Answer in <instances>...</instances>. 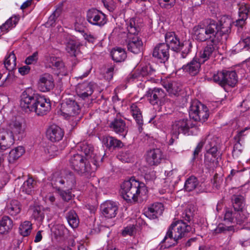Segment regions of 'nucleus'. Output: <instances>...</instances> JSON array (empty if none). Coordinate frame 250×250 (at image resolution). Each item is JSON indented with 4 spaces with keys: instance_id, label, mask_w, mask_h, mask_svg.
<instances>
[{
    "instance_id": "nucleus-1",
    "label": "nucleus",
    "mask_w": 250,
    "mask_h": 250,
    "mask_svg": "<svg viewBox=\"0 0 250 250\" xmlns=\"http://www.w3.org/2000/svg\"><path fill=\"white\" fill-rule=\"evenodd\" d=\"M231 21L229 18H222L218 23L208 19L193 28L194 37L199 42L207 40L208 42L218 43L221 40H227L231 31Z\"/></svg>"
},
{
    "instance_id": "nucleus-2",
    "label": "nucleus",
    "mask_w": 250,
    "mask_h": 250,
    "mask_svg": "<svg viewBox=\"0 0 250 250\" xmlns=\"http://www.w3.org/2000/svg\"><path fill=\"white\" fill-rule=\"evenodd\" d=\"M192 216V212L191 210L186 209L182 214L183 220H178L171 224L163 241L166 242L169 238L171 240L173 239L177 243L178 240L185 237L191 230V227L184 221L189 222Z\"/></svg>"
},
{
    "instance_id": "nucleus-3",
    "label": "nucleus",
    "mask_w": 250,
    "mask_h": 250,
    "mask_svg": "<svg viewBox=\"0 0 250 250\" xmlns=\"http://www.w3.org/2000/svg\"><path fill=\"white\" fill-rule=\"evenodd\" d=\"M145 184L136 179L134 177L125 181L121 185V194L123 198L127 201H137L140 194L146 191Z\"/></svg>"
},
{
    "instance_id": "nucleus-4",
    "label": "nucleus",
    "mask_w": 250,
    "mask_h": 250,
    "mask_svg": "<svg viewBox=\"0 0 250 250\" xmlns=\"http://www.w3.org/2000/svg\"><path fill=\"white\" fill-rule=\"evenodd\" d=\"M100 159V157H97L89 163L83 154L77 153L71 157L70 163L71 167L79 174L88 176L96 170Z\"/></svg>"
},
{
    "instance_id": "nucleus-5",
    "label": "nucleus",
    "mask_w": 250,
    "mask_h": 250,
    "mask_svg": "<svg viewBox=\"0 0 250 250\" xmlns=\"http://www.w3.org/2000/svg\"><path fill=\"white\" fill-rule=\"evenodd\" d=\"M198 128L195 126L190 120L180 119L173 123L171 126V134L172 138H178L179 134L196 135Z\"/></svg>"
},
{
    "instance_id": "nucleus-6",
    "label": "nucleus",
    "mask_w": 250,
    "mask_h": 250,
    "mask_svg": "<svg viewBox=\"0 0 250 250\" xmlns=\"http://www.w3.org/2000/svg\"><path fill=\"white\" fill-rule=\"evenodd\" d=\"M146 96L149 102L153 105L162 106L166 104H172L173 102L167 98V93L161 88L155 87L149 89Z\"/></svg>"
},
{
    "instance_id": "nucleus-7",
    "label": "nucleus",
    "mask_w": 250,
    "mask_h": 250,
    "mask_svg": "<svg viewBox=\"0 0 250 250\" xmlns=\"http://www.w3.org/2000/svg\"><path fill=\"white\" fill-rule=\"evenodd\" d=\"M213 81L221 85H229L233 87L237 83V75L235 71L223 70L214 73L212 76Z\"/></svg>"
},
{
    "instance_id": "nucleus-8",
    "label": "nucleus",
    "mask_w": 250,
    "mask_h": 250,
    "mask_svg": "<svg viewBox=\"0 0 250 250\" xmlns=\"http://www.w3.org/2000/svg\"><path fill=\"white\" fill-rule=\"evenodd\" d=\"M189 115L194 121L204 122L208 117V109L198 101H194L190 106Z\"/></svg>"
},
{
    "instance_id": "nucleus-9",
    "label": "nucleus",
    "mask_w": 250,
    "mask_h": 250,
    "mask_svg": "<svg viewBox=\"0 0 250 250\" xmlns=\"http://www.w3.org/2000/svg\"><path fill=\"white\" fill-rule=\"evenodd\" d=\"M37 98L32 88L26 89L21 96V107L26 112L33 111Z\"/></svg>"
},
{
    "instance_id": "nucleus-10",
    "label": "nucleus",
    "mask_w": 250,
    "mask_h": 250,
    "mask_svg": "<svg viewBox=\"0 0 250 250\" xmlns=\"http://www.w3.org/2000/svg\"><path fill=\"white\" fill-rule=\"evenodd\" d=\"M249 214L245 209H227L224 215V221L232 224H241L247 221Z\"/></svg>"
},
{
    "instance_id": "nucleus-11",
    "label": "nucleus",
    "mask_w": 250,
    "mask_h": 250,
    "mask_svg": "<svg viewBox=\"0 0 250 250\" xmlns=\"http://www.w3.org/2000/svg\"><path fill=\"white\" fill-rule=\"evenodd\" d=\"M25 125L18 120L11 121L8 125L7 131L15 140H21L25 136Z\"/></svg>"
},
{
    "instance_id": "nucleus-12",
    "label": "nucleus",
    "mask_w": 250,
    "mask_h": 250,
    "mask_svg": "<svg viewBox=\"0 0 250 250\" xmlns=\"http://www.w3.org/2000/svg\"><path fill=\"white\" fill-rule=\"evenodd\" d=\"M152 56L160 63H165L169 58V46L165 43H158L153 49Z\"/></svg>"
},
{
    "instance_id": "nucleus-13",
    "label": "nucleus",
    "mask_w": 250,
    "mask_h": 250,
    "mask_svg": "<svg viewBox=\"0 0 250 250\" xmlns=\"http://www.w3.org/2000/svg\"><path fill=\"white\" fill-rule=\"evenodd\" d=\"M86 18L90 23L100 26L104 25L106 22L105 15L95 8L87 11Z\"/></svg>"
},
{
    "instance_id": "nucleus-14",
    "label": "nucleus",
    "mask_w": 250,
    "mask_h": 250,
    "mask_svg": "<svg viewBox=\"0 0 250 250\" xmlns=\"http://www.w3.org/2000/svg\"><path fill=\"white\" fill-rule=\"evenodd\" d=\"M126 36H138L143 26L141 20L137 18H131L125 21Z\"/></svg>"
},
{
    "instance_id": "nucleus-15",
    "label": "nucleus",
    "mask_w": 250,
    "mask_h": 250,
    "mask_svg": "<svg viewBox=\"0 0 250 250\" xmlns=\"http://www.w3.org/2000/svg\"><path fill=\"white\" fill-rule=\"evenodd\" d=\"M58 175V173L53 175V181H54L57 185L58 183L64 185V187L72 189L75 187L76 184L75 177L71 172H66L64 173L61 177H56Z\"/></svg>"
},
{
    "instance_id": "nucleus-16",
    "label": "nucleus",
    "mask_w": 250,
    "mask_h": 250,
    "mask_svg": "<svg viewBox=\"0 0 250 250\" xmlns=\"http://www.w3.org/2000/svg\"><path fill=\"white\" fill-rule=\"evenodd\" d=\"M63 112L69 116L74 117L81 112L80 106L72 98L66 99L62 105Z\"/></svg>"
},
{
    "instance_id": "nucleus-17",
    "label": "nucleus",
    "mask_w": 250,
    "mask_h": 250,
    "mask_svg": "<svg viewBox=\"0 0 250 250\" xmlns=\"http://www.w3.org/2000/svg\"><path fill=\"white\" fill-rule=\"evenodd\" d=\"M50 109V100L44 97H38L33 111L39 116H42L46 114Z\"/></svg>"
},
{
    "instance_id": "nucleus-18",
    "label": "nucleus",
    "mask_w": 250,
    "mask_h": 250,
    "mask_svg": "<svg viewBox=\"0 0 250 250\" xmlns=\"http://www.w3.org/2000/svg\"><path fill=\"white\" fill-rule=\"evenodd\" d=\"M217 43L208 42L206 46L199 52L196 58L202 63L214 58L215 48Z\"/></svg>"
},
{
    "instance_id": "nucleus-19",
    "label": "nucleus",
    "mask_w": 250,
    "mask_h": 250,
    "mask_svg": "<svg viewBox=\"0 0 250 250\" xmlns=\"http://www.w3.org/2000/svg\"><path fill=\"white\" fill-rule=\"evenodd\" d=\"M93 83L84 82L77 85L76 91L79 97L84 100L92 95L93 92Z\"/></svg>"
},
{
    "instance_id": "nucleus-20",
    "label": "nucleus",
    "mask_w": 250,
    "mask_h": 250,
    "mask_svg": "<svg viewBox=\"0 0 250 250\" xmlns=\"http://www.w3.org/2000/svg\"><path fill=\"white\" fill-rule=\"evenodd\" d=\"M127 47L128 50L134 53L138 54L143 49V42L138 36H126Z\"/></svg>"
},
{
    "instance_id": "nucleus-21",
    "label": "nucleus",
    "mask_w": 250,
    "mask_h": 250,
    "mask_svg": "<svg viewBox=\"0 0 250 250\" xmlns=\"http://www.w3.org/2000/svg\"><path fill=\"white\" fill-rule=\"evenodd\" d=\"M38 86L42 92H47L52 89L54 87L52 76L48 73L41 75L38 82Z\"/></svg>"
},
{
    "instance_id": "nucleus-22",
    "label": "nucleus",
    "mask_w": 250,
    "mask_h": 250,
    "mask_svg": "<svg viewBox=\"0 0 250 250\" xmlns=\"http://www.w3.org/2000/svg\"><path fill=\"white\" fill-rule=\"evenodd\" d=\"M156 70L153 66L148 64L141 68V69L138 70L137 71L134 72L131 75L132 79H137L141 80L142 78H146L147 80L149 78H152L155 75Z\"/></svg>"
},
{
    "instance_id": "nucleus-23",
    "label": "nucleus",
    "mask_w": 250,
    "mask_h": 250,
    "mask_svg": "<svg viewBox=\"0 0 250 250\" xmlns=\"http://www.w3.org/2000/svg\"><path fill=\"white\" fill-rule=\"evenodd\" d=\"M163 157L161 150L153 149L148 151L146 155V161L150 166H155L160 164Z\"/></svg>"
},
{
    "instance_id": "nucleus-24",
    "label": "nucleus",
    "mask_w": 250,
    "mask_h": 250,
    "mask_svg": "<svg viewBox=\"0 0 250 250\" xmlns=\"http://www.w3.org/2000/svg\"><path fill=\"white\" fill-rule=\"evenodd\" d=\"M46 136L52 142H59L64 136L63 130L56 125H50L46 131Z\"/></svg>"
},
{
    "instance_id": "nucleus-25",
    "label": "nucleus",
    "mask_w": 250,
    "mask_h": 250,
    "mask_svg": "<svg viewBox=\"0 0 250 250\" xmlns=\"http://www.w3.org/2000/svg\"><path fill=\"white\" fill-rule=\"evenodd\" d=\"M101 209L103 214L106 218H112L116 216L118 207L115 202L108 201L101 205Z\"/></svg>"
},
{
    "instance_id": "nucleus-26",
    "label": "nucleus",
    "mask_w": 250,
    "mask_h": 250,
    "mask_svg": "<svg viewBox=\"0 0 250 250\" xmlns=\"http://www.w3.org/2000/svg\"><path fill=\"white\" fill-rule=\"evenodd\" d=\"M205 149L206 152L205 154V163L210 167L215 162L218 163V159L220 158L221 154L218 151L217 147Z\"/></svg>"
},
{
    "instance_id": "nucleus-27",
    "label": "nucleus",
    "mask_w": 250,
    "mask_h": 250,
    "mask_svg": "<svg viewBox=\"0 0 250 250\" xmlns=\"http://www.w3.org/2000/svg\"><path fill=\"white\" fill-rule=\"evenodd\" d=\"M110 127L113 131L124 138L127 132V126L125 121L121 118H115L110 124Z\"/></svg>"
},
{
    "instance_id": "nucleus-28",
    "label": "nucleus",
    "mask_w": 250,
    "mask_h": 250,
    "mask_svg": "<svg viewBox=\"0 0 250 250\" xmlns=\"http://www.w3.org/2000/svg\"><path fill=\"white\" fill-rule=\"evenodd\" d=\"M164 211V207L161 203H155L148 207L145 211V215L150 219H154L161 216Z\"/></svg>"
},
{
    "instance_id": "nucleus-29",
    "label": "nucleus",
    "mask_w": 250,
    "mask_h": 250,
    "mask_svg": "<svg viewBox=\"0 0 250 250\" xmlns=\"http://www.w3.org/2000/svg\"><path fill=\"white\" fill-rule=\"evenodd\" d=\"M15 141L7 131L0 130V151L3 152L9 148Z\"/></svg>"
},
{
    "instance_id": "nucleus-30",
    "label": "nucleus",
    "mask_w": 250,
    "mask_h": 250,
    "mask_svg": "<svg viewBox=\"0 0 250 250\" xmlns=\"http://www.w3.org/2000/svg\"><path fill=\"white\" fill-rule=\"evenodd\" d=\"M79 149L81 150L82 153H83L85 155L84 158L88 160L89 163H91V160L93 161L97 157H100V161L102 160V158L100 155H97L96 153L94 152L93 146L90 145H88L86 143H83L79 145Z\"/></svg>"
},
{
    "instance_id": "nucleus-31",
    "label": "nucleus",
    "mask_w": 250,
    "mask_h": 250,
    "mask_svg": "<svg viewBox=\"0 0 250 250\" xmlns=\"http://www.w3.org/2000/svg\"><path fill=\"white\" fill-rule=\"evenodd\" d=\"M201 63L196 57H194L190 62L184 65L182 68L185 72L191 76H195L199 72Z\"/></svg>"
},
{
    "instance_id": "nucleus-32",
    "label": "nucleus",
    "mask_w": 250,
    "mask_h": 250,
    "mask_svg": "<svg viewBox=\"0 0 250 250\" xmlns=\"http://www.w3.org/2000/svg\"><path fill=\"white\" fill-rule=\"evenodd\" d=\"M5 211L11 216H16L21 211V205L17 200H11L7 202Z\"/></svg>"
},
{
    "instance_id": "nucleus-33",
    "label": "nucleus",
    "mask_w": 250,
    "mask_h": 250,
    "mask_svg": "<svg viewBox=\"0 0 250 250\" xmlns=\"http://www.w3.org/2000/svg\"><path fill=\"white\" fill-rule=\"evenodd\" d=\"M66 44L65 50L71 56H76L79 52L80 44L77 41L70 39L67 36L66 41L64 42Z\"/></svg>"
},
{
    "instance_id": "nucleus-34",
    "label": "nucleus",
    "mask_w": 250,
    "mask_h": 250,
    "mask_svg": "<svg viewBox=\"0 0 250 250\" xmlns=\"http://www.w3.org/2000/svg\"><path fill=\"white\" fill-rule=\"evenodd\" d=\"M165 41V43L167 44L169 48H171L173 51L178 49V45L181 42L175 33L172 32H168L166 34Z\"/></svg>"
},
{
    "instance_id": "nucleus-35",
    "label": "nucleus",
    "mask_w": 250,
    "mask_h": 250,
    "mask_svg": "<svg viewBox=\"0 0 250 250\" xmlns=\"http://www.w3.org/2000/svg\"><path fill=\"white\" fill-rule=\"evenodd\" d=\"M20 18L19 15L12 16L0 26V31L3 33L7 32L9 29L15 27L18 23Z\"/></svg>"
},
{
    "instance_id": "nucleus-36",
    "label": "nucleus",
    "mask_w": 250,
    "mask_h": 250,
    "mask_svg": "<svg viewBox=\"0 0 250 250\" xmlns=\"http://www.w3.org/2000/svg\"><path fill=\"white\" fill-rule=\"evenodd\" d=\"M192 45L191 42L185 41L181 42L178 45V49L174 51L179 52L180 54V58L185 59L191 52Z\"/></svg>"
},
{
    "instance_id": "nucleus-37",
    "label": "nucleus",
    "mask_w": 250,
    "mask_h": 250,
    "mask_svg": "<svg viewBox=\"0 0 250 250\" xmlns=\"http://www.w3.org/2000/svg\"><path fill=\"white\" fill-rule=\"evenodd\" d=\"M103 143L109 148H120L123 146V143L120 140L111 136L104 137Z\"/></svg>"
},
{
    "instance_id": "nucleus-38",
    "label": "nucleus",
    "mask_w": 250,
    "mask_h": 250,
    "mask_svg": "<svg viewBox=\"0 0 250 250\" xmlns=\"http://www.w3.org/2000/svg\"><path fill=\"white\" fill-rule=\"evenodd\" d=\"M13 226L12 220L8 216H3L0 220V233L8 232L12 229Z\"/></svg>"
},
{
    "instance_id": "nucleus-39",
    "label": "nucleus",
    "mask_w": 250,
    "mask_h": 250,
    "mask_svg": "<svg viewBox=\"0 0 250 250\" xmlns=\"http://www.w3.org/2000/svg\"><path fill=\"white\" fill-rule=\"evenodd\" d=\"M111 55L112 59L116 62L124 61L126 57L125 50L121 47L113 49L111 52Z\"/></svg>"
},
{
    "instance_id": "nucleus-40",
    "label": "nucleus",
    "mask_w": 250,
    "mask_h": 250,
    "mask_svg": "<svg viewBox=\"0 0 250 250\" xmlns=\"http://www.w3.org/2000/svg\"><path fill=\"white\" fill-rule=\"evenodd\" d=\"M4 64L6 69L9 71H12L16 69V57L13 52H10L6 57Z\"/></svg>"
},
{
    "instance_id": "nucleus-41",
    "label": "nucleus",
    "mask_w": 250,
    "mask_h": 250,
    "mask_svg": "<svg viewBox=\"0 0 250 250\" xmlns=\"http://www.w3.org/2000/svg\"><path fill=\"white\" fill-rule=\"evenodd\" d=\"M130 111L137 124L140 126L143 125V121L142 113L136 103L132 104L130 105Z\"/></svg>"
},
{
    "instance_id": "nucleus-42",
    "label": "nucleus",
    "mask_w": 250,
    "mask_h": 250,
    "mask_svg": "<svg viewBox=\"0 0 250 250\" xmlns=\"http://www.w3.org/2000/svg\"><path fill=\"white\" fill-rule=\"evenodd\" d=\"M163 85L170 94L176 95L180 91V84L175 81L164 82Z\"/></svg>"
},
{
    "instance_id": "nucleus-43",
    "label": "nucleus",
    "mask_w": 250,
    "mask_h": 250,
    "mask_svg": "<svg viewBox=\"0 0 250 250\" xmlns=\"http://www.w3.org/2000/svg\"><path fill=\"white\" fill-rule=\"evenodd\" d=\"M67 221L72 228H77L79 224V219L77 214L74 210H71L66 214Z\"/></svg>"
},
{
    "instance_id": "nucleus-44",
    "label": "nucleus",
    "mask_w": 250,
    "mask_h": 250,
    "mask_svg": "<svg viewBox=\"0 0 250 250\" xmlns=\"http://www.w3.org/2000/svg\"><path fill=\"white\" fill-rule=\"evenodd\" d=\"M23 147L19 146L11 150L9 154L8 161L9 163H13L16 160L20 158L24 153Z\"/></svg>"
},
{
    "instance_id": "nucleus-45",
    "label": "nucleus",
    "mask_w": 250,
    "mask_h": 250,
    "mask_svg": "<svg viewBox=\"0 0 250 250\" xmlns=\"http://www.w3.org/2000/svg\"><path fill=\"white\" fill-rule=\"evenodd\" d=\"M231 199L234 210L244 209V198L242 195L234 194Z\"/></svg>"
},
{
    "instance_id": "nucleus-46",
    "label": "nucleus",
    "mask_w": 250,
    "mask_h": 250,
    "mask_svg": "<svg viewBox=\"0 0 250 250\" xmlns=\"http://www.w3.org/2000/svg\"><path fill=\"white\" fill-rule=\"evenodd\" d=\"M199 185V181L196 177L193 176L188 178L185 183V188L188 191L194 190Z\"/></svg>"
},
{
    "instance_id": "nucleus-47",
    "label": "nucleus",
    "mask_w": 250,
    "mask_h": 250,
    "mask_svg": "<svg viewBox=\"0 0 250 250\" xmlns=\"http://www.w3.org/2000/svg\"><path fill=\"white\" fill-rule=\"evenodd\" d=\"M35 182L31 178H29L25 181L21 188V190L27 194H30L34 187Z\"/></svg>"
},
{
    "instance_id": "nucleus-48",
    "label": "nucleus",
    "mask_w": 250,
    "mask_h": 250,
    "mask_svg": "<svg viewBox=\"0 0 250 250\" xmlns=\"http://www.w3.org/2000/svg\"><path fill=\"white\" fill-rule=\"evenodd\" d=\"M31 229L32 224L28 221H24L21 224L19 228V233L23 237L29 235L31 233Z\"/></svg>"
},
{
    "instance_id": "nucleus-49",
    "label": "nucleus",
    "mask_w": 250,
    "mask_h": 250,
    "mask_svg": "<svg viewBox=\"0 0 250 250\" xmlns=\"http://www.w3.org/2000/svg\"><path fill=\"white\" fill-rule=\"evenodd\" d=\"M30 211L32 213V217L39 223L42 222L44 217L43 212L41 210L39 207H33L30 208Z\"/></svg>"
},
{
    "instance_id": "nucleus-50",
    "label": "nucleus",
    "mask_w": 250,
    "mask_h": 250,
    "mask_svg": "<svg viewBox=\"0 0 250 250\" xmlns=\"http://www.w3.org/2000/svg\"><path fill=\"white\" fill-rule=\"evenodd\" d=\"M50 62L52 66L55 67L60 72L64 73L66 69L64 67L63 62L59 58L55 57H51L50 59Z\"/></svg>"
},
{
    "instance_id": "nucleus-51",
    "label": "nucleus",
    "mask_w": 250,
    "mask_h": 250,
    "mask_svg": "<svg viewBox=\"0 0 250 250\" xmlns=\"http://www.w3.org/2000/svg\"><path fill=\"white\" fill-rule=\"evenodd\" d=\"M216 139V138L214 136L208 135L201 141H203L204 145H205V149H207L217 147Z\"/></svg>"
},
{
    "instance_id": "nucleus-52",
    "label": "nucleus",
    "mask_w": 250,
    "mask_h": 250,
    "mask_svg": "<svg viewBox=\"0 0 250 250\" xmlns=\"http://www.w3.org/2000/svg\"><path fill=\"white\" fill-rule=\"evenodd\" d=\"M233 226H227L223 223H220L217 227L213 230V233L215 234L225 233L227 231H233Z\"/></svg>"
},
{
    "instance_id": "nucleus-53",
    "label": "nucleus",
    "mask_w": 250,
    "mask_h": 250,
    "mask_svg": "<svg viewBox=\"0 0 250 250\" xmlns=\"http://www.w3.org/2000/svg\"><path fill=\"white\" fill-rule=\"evenodd\" d=\"M250 14V5L249 4L242 3L239 8V17H243L248 19V15Z\"/></svg>"
},
{
    "instance_id": "nucleus-54",
    "label": "nucleus",
    "mask_w": 250,
    "mask_h": 250,
    "mask_svg": "<svg viewBox=\"0 0 250 250\" xmlns=\"http://www.w3.org/2000/svg\"><path fill=\"white\" fill-rule=\"evenodd\" d=\"M51 231L56 237H61L64 234L65 229L62 225H56L51 229Z\"/></svg>"
},
{
    "instance_id": "nucleus-55",
    "label": "nucleus",
    "mask_w": 250,
    "mask_h": 250,
    "mask_svg": "<svg viewBox=\"0 0 250 250\" xmlns=\"http://www.w3.org/2000/svg\"><path fill=\"white\" fill-rule=\"evenodd\" d=\"M62 9L61 8H57L49 17L47 23L50 25H52L55 23L57 18L60 15Z\"/></svg>"
},
{
    "instance_id": "nucleus-56",
    "label": "nucleus",
    "mask_w": 250,
    "mask_h": 250,
    "mask_svg": "<svg viewBox=\"0 0 250 250\" xmlns=\"http://www.w3.org/2000/svg\"><path fill=\"white\" fill-rule=\"evenodd\" d=\"M160 6L166 9H170L175 4V0H158Z\"/></svg>"
},
{
    "instance_id": "nucleus-57",
    "label": "nucleus",
    "mask_w": 250,
    "mask_h": 250,
    "mask_svg": "<svg viewBox=\"0 0 250 250\" xmlns=\"http://www.w3.org/2000/svg\"><path fill=\"white\" fill-rule=\"evenodd\" d=\"M114 70V65L111 64L110 65L107 66V67L105 68V71L104 74V78L108 81L111 80L113 78Z\"/></svg>"
},
{
    "instance_id": "nucleus-58",
    "label": "nucleus",
    "mask_w": 250,
    "mask_h": 250,
    "mask_svg": "<svg viewBox=\"0 0 250 250\" xmlns=\"http://www.w3.org/2000/svg\"><path fill=\"white\" fill-rule=\"evenodd\" d=\"M135 231V227L134 225H129L124 229L122 230V234L125 237L127 235L132 236Z\"/></svg>"
},
{
    "instance_id": "nucleus-59",
    "label": "nucleus",
    "mask_w": 250,
    "mask_h": 250,
    "mask_svg": "<svg viewBox=\"0 0 250 250\" xmlns=\"http://www.w3.org/2000/svg\"><path fill=\"white\" fill-rule=\"evenodd\" d=\"M60 196L62 197V200L64 201H68L72 198L71 192L68 189L67 190H59Z\"/></svg>"
},
{
    "instance_id": "nucleus-60",
    "label": "nucleus",
    "mask_w": 250,
    "mask_h": 250,
    "mask_svg": "<svg viewBox=\"0 0 250 250\" xmlns=\"http://www.w3.org/2000/svg\"><path fill=\"white\" fill-rule=\"evenodd\" d=\"M167 179L172 180L175 179L177 180L179 177V174L176 169H172L169 171L165 172Z\"/></svg>"
},
{
    "instance_id": "nucleus-61",
    "label": "nucleus",
    "mask_w": 250,
    "mask_h": 250,
    "mask_svg": "<svg viewBox=\"0 0 250 250\" xmlns=\"http://www.w3.org/2000/svg\"><path fill=\"white\" fill-rule=\"evenodd\" d=\"M38 60V52H34L32 55L28 56L25 60V62L26 64H31Z\"/></svg>"
},
{
    "instance_id": "nucleus-62",
    "label": "nucleus",
    "mask_w": 250,
    "mask_h": 250,
    "mask_svg": "<svg viewBox=\"0 0 250 250\" xmlns=\"http://www.w3.org/2000/svg\"><path fill=\"white\" fill-rule=\"evenodd\" d=\"M115 0H102V2L104 6L108 10H112L114 8Z\"/></svg>"
},
{
    "instance_id": "nucleus-63",
    "label": "nucleus",
    "mask_w": 250,
    "mask_h": 250,
    "mask_svg": "<svg viewBox=\"0 0 250 250\" xmlns=\"http://www.w3.org/2000/svg\"><path fill=\"white\" fill-rule=\"evenodd\" d=\"M47 151L50 155L52 157L56 156L59 153L57 146L54 145L51 146L47 148Z\"/></svg>"
},
{
    "instance_id": "nucleus-64",
    "label": "nucleus",
    "mask_w": 250,
    "mask_h": 250,
    "mask_svg": "<svg viewBox=\"0 0 250 250\" xmlns=\"http://www.w3.org/2000/svg\"><path fill=\"white\" fill-rule=\"evenodd\" d=\"M204 146L203 141H201L197 146L196 147L194 151H193V159H195L197 156H198L199 153L201 151V149Z\"/></svg>"
}]
</instances>
